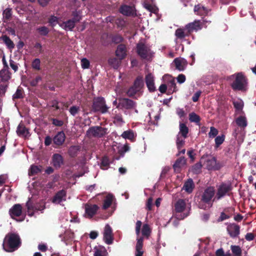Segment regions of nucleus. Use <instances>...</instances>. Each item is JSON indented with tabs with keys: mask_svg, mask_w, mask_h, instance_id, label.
Instances as JSON below:
<instances>
[{
	"mask_svg": "<svg viewBox=\"0 0 256 256\" xmlns=\"http://www.w3.org/2000/svg\"><path fill=\"white\" fill-rule=\"evenodd\" d=\"M229 80L232 81L230 86L234 90H245L247 82L246 78L242 72L232 75Z\"/></svg>",
	"mask_w": 256,
	"mask_h": 256,
	"instance_id": "obj_1",
	"label": "nucleus"
},
{
	"mask_svg": "<svg viewBox=\"0 0 256 256\" xmlns=\"http://www.w3.org/2000/svg\"><path fill=\"white\" fill-rule=\"evenodd\" d=\"M20 238L18 235L12 234L8 235L3 242V248L8 252H12L18 248L20 246Z\"/></svg>",
	"mask_w": 256,
	"mask_h": 256,
	"instance_id": "obj_2",
	"label": "nucleus"
},
{
	"mask_svg": "<svg viewBox=\"0 0 256 256\" xmlns=\"http://www.w3.org/2000/svg\"><path fill=\"white\" fill-rule=\"evenodd\" d=\"M214 194L215 190L214 188L210 187L206 188L203 194L202 199V202L205 203L206 204L202 205L200 204L199 207L202 209H206V208L210 207L212 204L210 203V202L214 196Z\"/></svg>",
	"mask_w": 256,
	"mask_h": 256,
	"instance_id": "obj_3",
	"label": "nucleus"
},
{
	"mask_svg": "<svg viewBox=\"0 0 256 256\" xmlns=\"http://www.w3.org/2000/svg\"><path fill=\"white\" fill-rule=\"evenodd\" d=\"M137 52L142 58L148 60L154 56V53L150 48L142 42L137 44Z\"/></svg>",
	"mask_w": 256,
	"mask_h": 256,
	"instance_id": "obj_4",
	"label": "nucleus"
},
{
	"mask_svg": "<svg viewBox=\"0 0 256 256\" xmlns=\"http://www.w3.org/2000/svg\"><path fill=\"white\" fill-rule=\"evenodd\" d=\"M190 209V204L188 202V200H178L174 205V210L176 214H180L182 212V214L185 213L188 214V212Z\"/></svg>",
	"mask_w": 256,
	"mask_h": 256,
	"instance_id": "obj_5",
	"label": "nucleus"
},
{
	"mask_svg": "<svg viewBox=\"0 0 256 256\" xmlns=\"http://www.w3.org/2000/svg\"><path fill=\"white\" fill-rule=\"evenodd\" d=\"M92 109L95 112H100L104 114L108 112V107L106 105L104 98L99 97L94 99Z\"/></svg>",
	"mask_w": 256,
	"mask_h": 256,
	"instance_id": "obj_6",
	"label": "nucleus"
},
{
	"mask_svg": "<svg viewBox=\"0 0 256 256\" xmlns=\"http://www.w3.org/2000/svg\"><path fill=\"white\" fill-rule=\"evenodd\" d=\"M107 130L101 126H94L90 128L87 131V134L90 136L95 137H102L106 133Z\"/></svg>",
	"mask_w": 256,
	"mask_h": 256,
	"instance_id": "obj_7",
	"label": "nucleus"
},
{
	"mask_svg": "<svg viewBox=\"0 0 256 256\" xmlns=\"http://www.w3.org/2000/svg\"><path fill=\"white\" fill-rule=\"evenodd\" d=\"M232 190L231 184H220L218 188V192L214 200H220Z\"/></svg>",
	"mask_w": 256,
	"mask_h": 256,
	"instance_id": "obj_8",
	"label": "nucleus"
},
{
	"mask_svg": "<svg viewBox=\"0 0 256 256\" xmlns=\"http://www.w3.org/2000/svg\"><path fill=\"white\" fill-rule=\"evenodd\" d=\"M118 104L117 108L130 109L135 106V103L131 100L126 98H118Z\"/></svg>",
	"mask_w": 256,
	"mask_h": 256,
	"instance_id": "obj_9",
	"label": "nucleus"
},
{
	"mask_svg": "<svg viewBox=\"0 0 256 256\" xmlns=\"http://www.w3.org/2000/svg\"><path fill=\"white\" fill-rule=\"evenodd\" d=\"M104 240L108 244H110L113 242L112 230L109 224L106 225L103 232Z\"/></svg>",
	"mask_w": 256,
	"mask_h": 256,
	"instance_id": "obj_10",
	"label": "nucleus"
},
{
	"mask_svg": "<svg viewBox=\"0 0 256 256\" xmlns=\"http://www.w3.org/2000/svg\"><path fill=\"white\" fill-rule=\"evenodd\" d=\"M84 209L86 217L90 218L96 214L98 206L96 204H86Z\"/></svg>",
	"mask_w": 256,
	"mask_h": 256,
	"instance_id": "obj_11",
	"label": "nucleus"
},
{
	"mask_svg": "<svg viewBox=\"0 0 256 256\" xmlns=\"http://www.w3.org/2000/svg\"><path fill=\"white\" fill-rule=\"evenodd\" d=\"M9 214L12 218L20 216L22 214V206L20 204H15L10 209Z\"/></svg>",
	"mask_w": 256,
	"mask_h": 256,
	"instance_id": "obj_12",
	"label": "nucleus"
},
{
	"mask_svg": "<svg viewBox=\"0 0 256 256\" xmlns=\"http://www.w3.org/2000/svg\"><path fill=\"white\" fill-rule=\"evenodd\" d=\"M66 192L64 190H61L58 192L54 196L52 202L53 203L58 204L66 200Z\"/></svg>",
	"mask_w": 256,
	"mask_h": 256,
	"instance_id": "obj_13",
	"label": "nucleus"
},
{
	"mask_svg": "<svg viewBox=\"0 0 256 256\" xmlns=\"http://www.w3.org/2000/svg\"><path fill=\"white\" fill-rule=\"evenodd\" d=\"M174 62L175 64L176 68L180 71L184 70L186 68L188 64L186 60L184 58H175L174 60Z\"/></svg>",
	"mask_w": 256,
	"mask_h": 256,
	"instance_id": "obj_14",
	"label": "nucleus"
},
{
	"mask_svg": "<svg viewBox=\"0 0 256 256\" xmlns=\"http://www.w3.org/2000/svg\"><path fill=\"white\" fill-rule=\"evenodd\" d=\"M186 28L188 30V32L198 31L202 29V25L200 20H195L192 22L186 24Z\"/></svg>",
	"mask_w": 256,
	"mask_h": 256,
	"instance_id": "obj_15",
	"label": "nucleus"
},
{
	"mask_svg": "<svg viewBox=\"0 0 256 256\" xmlns=\"http://www.w3.org/2000/svg\"><path fill=\"white\" fill-rule=\"evenodd\" d=\"M227 230L231 237L235 238L240 234V227L236 224H230L228 226Z\"/></svg>",
	"mask_w": 256,
	"mask_h": 256,
	"instance_id": "obj_16",
	"label": "nucleus"
},
{
	"mask_svg": "<svg viewBox=\"0 0 256 256\" xmlns=\"http://www.w3.org/2000/svg\"><path fill=\"white\" fill-rule=\"evenodd\" d=\"M205 165L208 170H217L220 166L216 162L215 158H208L205 162Z\"/></svg>",
	"mask_w": 256,
	"mask_h": 256,
	"instance_id": "obj_17",
	"label": "nucleus"
},
{
	"mask_svg": "<svg viewBox=\"0 0 256 256\" xmlns=\"http://www.w3.org/2000/svg\"><path fill=\"white\" fill-rule=\"evenodd\" d=\"M16 132L19 136L22 137L26 138L30 136L28 130L24 124H21L18 126Z\"/></svg>",
	"mask_w": 256,
	"mask_h": 256,
	"instance_id": "obj_18",
	"label": "nucleus"
},
{
	"mask_svg": "<svg viewBox=\"0 0 256 256\" xmlns=\"http://www.w3.org/2000/svg\"><path fill=\"white\" fill-rule=\"evenodd\" d=\"M26 206L28 208V214L32 216L33 214L32 212L35 210H42L44 208V205L38 206H34L31 204L30 200H29L26 202Z\"/></svg>",
	"mask_w": 256,
	"mask_h": 256,
	"instance_id": "obj_19",
	"label": "nucleus"
},
{
	"mask_svg": "<svg viewBox=\"0 0 256 256\" xmlns=\"http://www.w3.org/2000/svg\"><path fill=\"white\" fill-rule=\"evenodd\" d=\"M146 82L150 91L153 92L156 90L154 83V77L151 74H148L146 76Z\"/></svg>",
	"mask_w": 256,
	"mask_h": 256,
	"instance_id": "obj_20",
	"label": "nucleus"
},
{
	"mask_svg": "<svg viewBox=\"0 0 256 256\" xmlns=\"http://www.w3.org/2000/svg\"><path fill=\"white\" fill-rule=\"evenodd\" d=\"M186 164V160L184 158H180L175 162L173 165L174 171L179 172L182 168Z\"/></svg>",
	"mask_w": 256,
	"mask_h": 256,
	"instance_id": "obj_21",
	"label": "nucleus"
},
{
	"mask_svg": "<svg viewBox=\"0 0 256 256\" xmlns=\"http://www.w3.org/2000/svg\"><path fill=\"white\" fill-rule=\"evenodd\" d=\"M74 20H69L66 22L59 24V26L66 30H72L75 26Z\"/></svg>",
	"mask_w": 256,
	"mask_h": 256,
	"instance_id": "obj_22",
	"label": "nucleus"
},
{
	"mask_svg": "<svg viewBox=\"0 0 256 256\" xmlns=\"http://www.w3.org/2000/svg\"><path fill=\"white\" fill-rule=\"evenodd\" d=\"M143 238H137V242L136 246V256H142L144 253L142 250Z\"/></svg>",
	"mask_w": 256,
	"mask_h": 256,
	"instance_id": "obj_23",
	"label": "nucleus"
},
{
	"mask_svg": "<svg viewBox=\"0 0 256 256\" xmlns=\"http://www.w3.org/2000/svg\"><path fill=\"white\" fill-rule=\"evenodd\" d=\"M116 56L120 60L123 59L126 56V48L123 44L119 45L116 52Z\"/></svg>",
	"mask_w": 256,
	"mask_h": 256,
	"instance_id": "obj_24",
	"label": "nucleus"
},
{
	"mask_svg": "<svg viewBox=\"0 0 256 256\" xmlns=\"http://www.w3.org/2000/svg\"><path fill=\"white\" fill-rule=\"evenodd\" d=\"M52 164L54 167L59 168L63 164V158L58 154H54L52 156Z\"/></svg>",
	"mask_w": 256,
	"mask_h": 256,
	"instance_id": "obj_25",
	"label": "nucleus"
},
{
	"mask_svg": "<svg viewBox=\"0 0 256 256\" xmlns=\"http://www.w3.org/2000/svg\"><path fill=\"white\" fill-rule=\"evenodd\" d=\"M65 140V134L62 132H59L54 138V142L57 145H61Z\"/></svg>",
	"mask_w": 256,
	"mask_h": 256,
	"instance_id": "obj_26",
	"label": "nucleus"
},
{
	"mask_svg": "<svg viewBox=\"0 0 256 256\" xmlns=\"http://www.w3.org/2000/svg\"><path fill=\"white\" fill-rule=\"evenodd\" d=\"M236 124L242 128H244L248 125L247 120L245 116H241L236 119Z\"/></svg>",
	"mask_w": 256,
	"mask_h": 256,
	"instance_id": "obj_27",
	"label": "nucleus"
},
{
	"mask_svg": "<svg viewBox=\"0 0 256 256\" xmlns=\"http://www.w3.org/2000/svg\"><path fill=\"white\" fill-rule=\"evenodd\" d=\"M188 216V214H186L184 213V214H175V215L172 217L170 220V221L172 220L173 224L174 226H177L178 224V220H182L184 218Z\"/></svg>",
	"mask_w": 256,
	"mask_h": 256,
	"instance_id": "obj_28",
	"label": "nucleus"
},
{
	"mask_svg": "<svg viewBox=\"0 0 256 256\" xmlns=\"http://www.w3.org/2000/svg\"><path fill=\"white\" fill-rule=\"evenodd\" d=\"M194 12L196 14L200 16H204L208 13V9L200 4L194 6Z\"/></svg>",
	"mask_w": 256,
	"mask_h": 256,
	"instance_id": "obj_29",
	"label": "nucleus"
},
{
	"mask_svg": "<svg viewBox=\"0 0 256 256\" xmlns=\"http://www.w3.org/2000/svg\"><path fill=\"white\" fill-rule=\"evenodd\" d=\"M233 104L238 113L242 112V110L244 107V102L242 100L237 99L234 100Z\"/></svg>",
	"mask_w": 256,
	"mask_h": 256,
	"instance_id": "obj_30",
	"label": "nucleus"
},
{
	"mask_svg": "<svg viewBox=\"0 0 256 256\" xmlns=\"http://www.w3.org/2000/svg\"><path fill=\"white\" fill-rule=\"evenodd\" d=\"M194 188V184L192 179L190 178L186 181L184 186L183 189L184 190L188 193H190L192 192Z\"/></svg>",
	"mask_w": 256,
	"mask_h": 256,
	"instance_id": "obj_31",
	"label": "nucleus"
},
{
	"mask_svg": "<svg viewBox=\"0 0 256 256\" xmlns=\"http://www.w3.org/2000/svg\"><path fill=\"white\" fill-rule=\"evenodd\" d=\"M0 78L2 82H6L10 78V74L6 68H3L0 71Z\"/></svg>",
	"mask_w": 256,
	"mask_h": 256,
	"instance_id": "obj_32",
	"label": "nucleus"
},
{
	"mask_svg": "<svg viewBox=\"0 0 256 256\" xmlns=\"http://www.w3.org/2000/svg\"><path fill=\"white\" fill-rule=\"evenodd\" d=\"M136 136V134L131 130L124 132L121 135L122 138L130 140H132Z\"/></svg>",
	"mask_w": 256,
	"mask_h": 256,
	"instance_id": "obj_33",
	"label": "nucleus"
},
{
	"mask_svg": "<svg viewBox=\"0 0 256 256\" xmlns=\"http://www.w3.org/2000/svg\"><path fill=\"white\" fill-rule=\"evenodd\" d=\"M114 200V196L111 194H108L104 200L102 208L106 209L110 206Z\"/></svg>",
	"mask_w": 256,
	"mask_h": 256,
	"instance_id": "obj_34",
	"label": "nucleus"
},
{
	"mask_svg": "<svg viewBox=\"0 0 256 256\" xmlns=\"http://www.w3.org/2000/svg\"><path fill=\"white\" fill-rule=\"evenodd\" d=\"M107 252L103 246H99L94 248V256H106Z\"/></svg>",
	"mask_w": 256,
	"mask_h": 256,
	"instance_id": "obj_35",
	"label": "nucleus"
},
{
	"mask_svg": "<svg viewBox=\"0 0 256 256\" xmlns=\"http://www.w3.org/2000/svg\"><path fill=\"white\" fill-rule=\"evenodd\" d=\"M179 128L180 132L178 134H180V136H184V137H187L188 132V128L187 126L185 124L180 122Z\"/></svg>",
	"mask_w": 256,
	"mask_h": 256,
	"instance_id": "obj_36",
	"label": "nucleus"
},
{
	"mask_svg": "<svg viewBox=\"0 0 256 256\" xmlns=\"http://www.w3.org/2000/svg\"><path fill=\"white\" fill-rule=\"evenodd\" d=\"M133 8L128 6H123L120 8V12L124 15H130L133 12Z\"/></svg>",
	"mask_w": 256,
	"mask_h": 256,
	"instance_id": "obj_37",
	"label": "nucleus"
},
{
	"mask_svg": "<svg viewBox=\"0 0 256 256\" xmlns=\"http://www.w3.org/2000/svg\"><path fill=\"white\" fill-rule=\"evenodd\" d=\"M2 41L10 49H13L14 48V44L12 41L6 36H4L2 37Z\"/></svg>",
	"mask_w": 256,
	"mask_h": 256,
	"instance_id": "obj_38",
	"label": "nucleus"
},
{
	"mask_svg": "<svg viewBox=\"0 0 256 256\" xmlns=\"http://www.w3.org/2000/svg\"><path fill=\"white\" fill-rule=\"evenodd\" d=\"M151 232L150 226L148 224H144L142 226V233L144 236L148 238Z\"/></svg>",
	"mask_w": 256,
	"mask_h": 256,
	"instance_id": "obj_39",
	"label": "nucleus"
},
{
	"mask_svg": "<svg viewBox=\"0 0 256 256\" xmlns=\"http://www.w3.org/2000/svg\"><path fill=\"white\" fill-rule=\"evenodd\" d=\"M187 137H184V136H180V134H178L176 137V145L178 149L182 147L185 142V139Z\"/></svg>",
	"mask_w": 256,
	"mask_h": 256,
	"instance_id": "obj_40",
	"label": "nucleus"
},
{
	"mask_svg": "<svg viewBox=\"0 0 256 256\" xmlns=\"http://www.w3.org/2000/svg\"><path fill=\"white\" fill-rule=\"evenodd\" d=\"M189 120L191 122H195L199 124L200 121V116L194 112H192L189 114Z\"/></svg>",
	"mask_w": 256,
	"mask_h": 256,
	"instance_id": "obj_41",
	"label": "nucleus"
},
{
	"mask_svg": "<svg viewBox=\"0 0 256 256\" xmlns=\"http://www.w3.org/2000/svg\"><path fill=\"white\" fill-rule=\"evenodd\" d=\"M40 172V169L38 166L32 165L29 170L28 174L30 176H34L38 174Z\"/></svg>",
	"mask_w": 256,
	"mask_h": 256,
	"instance_id": "obj_42",
	"label": "nucleus"
},
{
	"mask_svg": "<svg viewBox=\"0 0 256 256\" xmlns=\"http://www.w3.org/2000/svg\"><path fill=\"white\" fill-rule=\"evenodd\" d=\"M230 248L234 256L242 255V251L239 246L232 245Z\"/></svg>",
	"mask_w": 256,
	"mask_h": 256,
	"instance_id": "obj_43",
	"label": "nucleus"
},
{
	"mask_svg": "<svg viewBox=\"0 0 256 256\" xmlns=\"http://www.w3.org/2000/svg\"><path fill=\"white\" fill-rule=\"evenodd\" d=\"M110 160L106 156L103 158L100 166V168L104 170H107L108 168Z\"/></svg>",
	"mask_w": 256,
	"mask_h": 256,
	"instance_id": "obj_44",
	"label": "nucleus"
},
{
	"mask_svg": "<svg viewBox=\"0 0 256 256\" xmlns=\"http://www.w3.org/2000/svg\"><path fill=\"white\" fill-rule=\"evenodd\" d=\"M113 118L114 122L118 126H122L124 123V121L120 114H116L114 116Z\"/></svg>",
	"mask_w": 256,
	"mask_h": 256,
	"instance_id": "obj_45",
	"label": "nucleus"
},
{
	"mask_svg": "<svg viewBox=\"0 0 256 256\" xmlns=\"http://www.w3.org/2000/svg\"><path fill=\"white\" fill-rule=\"evenodd\" d=\"M120 60L116 58H112L108 60V63L115 69L118 68L120 64Z\"/></svg>",
	"mask_w": 256,
	"mask_h": 256,
	"instance_id": "obj_46",
	"label": "nucleus"
},
{
	"mask_svg": "<svg viewBox=\"0 0 256 256\" xmlns=\"http://www.w3.org/2000/svg\"><path fill=\"white\" fill-rule=\"evenodd\" d=\"M143 86V80L142 77L138 78L134 82V86L140 90Z\"/></svg>",
	"mask_w": 256,
	"mask_h": 256,
	"instance_id": "obj_47",
	"label": "nucleus"
},
{
	"mask_svg": "<svg viewBox=\"0 0 256 256\" xmlns=\"http://www.w3.org/2000/svg\"><path fill=\"white\" fill-rule=\"evenodd\" d=\"M168 78V86L171 87L172 88H174V90L175 89L176 86V84L175 82V80L174 78L171 77L170 76L168 75H166L164 76V78Z\"/></svg>",
	"mask_w": 256,
	"mask_h": 256,
	"instance_id": "obj_48",
	"label": "nucleus"
},
{
	"mask_svg": "<svg viewBox=\"0 0 256 256\" xmlns=\"http://www.w3.org/2000/svg\"><path fill=\"white\" fill-rule=\"evenodd\" d=\"M2 15L4 19L9 20L12 15V8H6L3 12Z\"/></svg>",
	"mask_w": 256,
	"mask_h": 256,
	"instance_id": "obj_49",
	"label": "nucleus"
},
{
	"mask_svg": "<svg viewBox=\"0 0 256 256\" xmlns=\"http://www.w3.org/2000/svg\"><path fill=\"white\" fill-rule=\"evenodd\" d=\"M225 136L224 134L218 136L215 138L216 147L218 148L224 140Z\"/></svg>",
	"mask_w": 256,
	"mask_h": 256,
	"instance_id": "obj_50",
	"label": "nucleus"
},
{
	"mask_svg": "<svg viewBox=\"0 0 256 256\" xmlns=\"http://www.w3.org/2000/svg\"><path fill=\"white\" fill-rule=\"evenodd\" d=\"M48 22L52 26H55L56 24H59L60 23L58 22V18L56 16H54L50 17Z\"/></svg>",
	"mask_w": 256,
	"mask_h": 256,
	"instance_id": "obj_51",
	"label": "nucleus"
},
{
	"mask_svg": "<svg viewBox=\"0 0 256 256\" xmlns=\"http://www.w3.org/2000/svg\"><path fill=\"white\" fill-rule=\"evenodd\" d=\"M40 61L38 58L34 59L32 64V68L36 70H40Z\"/></svg>",
	"mask_w": 256,
	"mask_h": 256,
	"instance_id": "obj_52",
	"label": "nucleus"
},
{
	"mask_svg": "<svg viewBox=\"0 0 256 256\" xmlns=\"http://www.w3.org/2000/svg\"><path fill=\"white\" fill-rule=\"evenodd\" d=\"M73 18L72 20H74V22L76 23L79 22L81 20V16L80 12L74 11L72 12Z\"/></svg>",
	"mask_w": 256,
	"mask_h": 256,
	"instance_id": "obj_53",
	"label": "nucleus"
},
{
	"mask_svg": "<svg viewBox=\"0 0 256 256\" xmlns=\"http://www.w3.org/2000/svg\"><path fill=\"white\" fill-rule=\"evenodd\" d=\"M37 30L40 34L46 36L49 32L48 28L46 26H42L37 28Z\"/></svg>",
	"mask_w": 256,
	"mask_h": 256,
	"instance_id": "obj_54",
	"label": "nucleus"
},
{
	"mask_svg": "<svg viewBox=\"0 0 256 256\" xmlns=\"http://www.w3.org/2000/svg\"><path fill=\"white\" fill-rule=\"evenodd\" d=\"M78 151V148L77 146H71L68 150V154L71 156H74Z\"/></svg>",
	"mask_w": 256,
	"mask_h": 256,
	"instance_id": "obj_55",
	"label": "nucleus"
},
{
	"mask_svg": "<svg viewBox=\"0 0 256 256\" xmlns=\"http://www.w3.org/2000/svg\"><path fill=\"white\" fill-rule=\"evenodd\" d=\"M140 91L136 88H135L134 86L130 87L129 90L127 92V94L128 96H133L135 94L138 92Z\"/></svg>",
	"mask_w": 256,
	"mask_h": 256,
	"instance_id": "obj_56",
	"label": "nucleus"
},
{
	"mask_svg": "<svg viewBox=\"0 0 256 256\" xmlns=\"http://www.w3.org/2000/svg\"><path fill=\"white\" fill-rule=\"evenodd\" d=\"M216 256H231L229 252L224 253V250L222 248H220L216 250Z\"/></svg>",
	"mask_w": 256,
	"mask_h": 256,
	"instance_id": "obj_57",
	"label": "nucleus"
},
{
	"mask_svg": "<svg viewBox=\"0 0 256 256\" xmlns=\"http://www.w3.org/2000/svg\"><path fill=\"white\" fill-rule=\"evenodd\" d=\"M218 134V130L214 127H210V132L208 133L210 138H214Z\"/></svg>",
	"mask_w": 256,
	"mask_h": 256,
	"instance_id": "obj_58",
	"label": "nucleus"
},
{
	"mask_svg": "<svg viewBox=\"0 0 256 256\" xmlns=\"http://www.w3.org/2000/svg\"><path fill=\"white\" fill-rule=\"evenodd\" d=\"M202 164L200 163H197L192 168V170L193 172L198 174V173L202 168Z\"/></svg>",
	"mask_w": 256,
	"mask_h": 256,
	"instance_id": "obj_59",
	"label": "nucleus"
},
{
	"mask_svg": "<svg viewBox=\"0 0 256 256\" xmlns=\"http://www.w3.org/2000/svg\"><path fill=\"white\" fill-rule=\"evenodd\" d=\"M175 34H176V36L179 38H184V36H186L184 34V30L182 29H180V28L178 29L176 31Z\"/></svg>",
	"mask_w": 256,
	"mask_h": 256,
	"instance_id": "obj_60",
	"label": "nucleus"
},
{
	"mask_svg": "<svg viewBox=\"0 0 256 256\" xmlns=\"http://www.w3.org/2000/svg\"><path fill=\"white\" fill-rule=\"evenodd\" d=\"M79 110L80 108L77 106H72L69 110L70 112L73 116H74Z\"/></svg>",
	"mask_w": 256,
	"mask_h": 256,
	"instance_id": "obj_61",
	"label": "nucleus"
},
{
	"mask_svg": "<svg viewBox=\"0 0 256 256\" xmlns=\"http://www.w3.org/2000/svg\"><path fill=\"white\" fill-rule=\"evenodd\" d=\"M81 66L84 69L88 68L90 66V62L86 58H84L81 60Z\"/></svg>",
	"mask_w": 256,
	"mask_h": 256,
	"instance_id": "obj_62",
	"label": "nucleus"
},
{
	"mask_svg": "<svg viewBox=\"0 0 256 256\" xmlns=\"http://www.w3.org/2000/svg\"><path fill=\"white\" fill-rule=\"evenodd\" d=\"M13 98H22V92L21 90L18 88L16 92L14 94Z\"/></svg>",
	"mask_w": 256,
	"mask_h": 256,
	"instance_id": "obj_63",
	"label": "nucleus"
},
{
	"mask_svg": "<svg viewBox=\"0 0 256 256\" xmlns=\"http://www.w3.org/2000/svg\"><path fill=\"white\" fill-rule=\"evenodd\" d=\"M142 222L140 220H138L136 224V232L138 236L140 235V228L142 226Z\"/></svg>",
	"mask_w": 256,
	"mask_h": 256,
	"instance_id": "obj_64",
	"label": "nucleus"
}]
</instances>
